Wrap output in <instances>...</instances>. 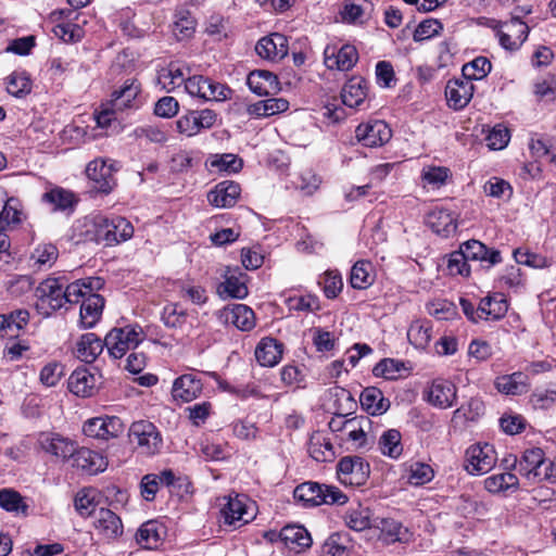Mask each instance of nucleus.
Here are the masks:
<instances>
[{"instance_id": "a878e982", "label": "nucleus", "mask_w": 556, "mask_h": 556, "mask_svg": "<svg viewBox=\"0 0 556 556\" xmlns=\"http://www.w3.org/2000/svg\"><path fill=\"white\" fill-rule=\"evenodd\" d=\"M93 527L106 539H117L123 534L121 518L108 508H100L93 516Z\"/></svg>"}, {"instance_id": "7c9ffc66", "label": "nucleus", "mask_w": 556, "mask_h": 556, "mask_svg": "<svg viewBox=\"0 0 556 556\" xmlns=\"http://www.w3.org/2000/svg\"><path fill=\"white\" fill-rule=\"evenodd\" d=\"M282 353V343L269 337L263 338L255 348V358L264 367L276 366L280 362Z\"/></svg>"}, {"instance_id": "13d9d810", "label": "nucleus", "mask_w": 556, "mask_h": 556, "mask_svg": "<svg viewBox=\"0 0 556 556\" xmlns=\"http://www.w3.org/2000/svg\"><path fill=\"white\" fill-rule=\"evenodd\" d=\"M484 414V404L478 397H471L454 412V418L476 421Z\"/></svg>"}, {"instance_id": "864d4df0", "label": "nucleus", "mask_w": 556, "mask_h": 556, "mask_svg": "<svg viewBox=\"0 0 556 556\" xmlns=\"http://www.w3.org/2000/svg\"><path fill=\"white\" fill-rule=\"evenodd\" d=\"M491 68L492 64L489 59L478 56L463 66L462 75L472 83L473 80H481L486 77Z\"/></svg>"}, {"instance_id": "473e14b6", "label": "nucleus", "mask_w": 556, "mask_h": 556, "mask_svg": "<svg viewBox=\"0 0 556 556\" xmlns=\"http://www.w3.org/2000/svg\"><path fill=\"white\" fill-rule=\"evenodd\" d=\"M97 388V378L87 368L75 369L68 378V389L77 396H91Z\"/></svg>"}, {"instance_id": "79ce46f5", "label": "nucleus", "mask_w": 556, "mask_h": 556, "mask_svg": "<svg viewBox=\"0 0 556 556\" xmlns=\"http://www.w3.org/2000/svg\"><path fill=\"white\" fill-rule=\"evenodd\" d=\"M186 80L185 73L177 63H170L168 66L161 68L156 78L157 85L166 92L174 91L186 84Z\"/></svg>"}, {"instance_id": "3c124183", "label": "nucleus", "mask_w": 556, "mask_h": 556, "mask_svg": "<svg viewBox=\"0 0 556 556\" xmlns=\"http://www.w3.org/2000/svg\"><path fill=\"white\" fill-rule=\"evenodd\" d=\"M197 22L189 11L180 10L175 14L173 34L178 40L190 38L195 30Z\"/></svg>"}, {"instance_id": "69168bd1", "label": "nucleus", "mask_w": 556, "mask_h": 556, "mask_svg": "<svg viewBox=\"0 0 556 556\" xmlns=\"http://www.w3.org/2000/svg\"><path fill=\"white\" fill-rule=\"evenodd\" d=\"M323 286L325 295L334 299L342 290L343 282L340 274L336 270L326 271L318 281Z\"/></svg>"}, {"instance_id": "2eb2a0df", "label": "nucleus", "mask_w": 556, "mask_h": 556, "mask_svg": "<svg viewBox=\"0 0 556 556\" xmlns=\"http://www.w3.org/2000/svg\"><path fill=\"white\" fill-rule=\"evenodd\" d=\"M503 27L504 29L497 31L501 46L509 51L518 50L528 38V25L519 17H513Z\"/></svg>"}, {"instance_id": "f257e3e1", "label": "nucleus", "mask_w": 556, "mask_h": 556, "mask_svg": "<svg viewBox=\"0 0 556 556\" xmlns=\"http://www.w3.org/2000/svg\"><path fill=\"white\" fill-rule=\"evenodd\" d=\"M93 237L98 243L115 245L130 239L134 235L132 225L124 217L97 215L92 219Z\"/></svg>"}, {"instance_id": "dca6fc26", "label": "nucleus", "mask_w": 556, "mask_h": 556, "mask_svg": "<svg viewBox=\"0 0 556 556\" xmlns=\"http://www.w3.org/2000/svg\"><path fill=\"white\" fill-rule=\"evenodd\" d=\"M356 138L366 147H379L391 138V129L383 121H372L361 124L355 130Z\"/></svg>"}, {"instance_id": "8fccbe9b", "label": "nucleus", "mask_w": 556, "mask_h": 556, "mask_svg": "<svg viewBox=\"0 0 556 556\" xmlns=\"http://www.w3.org/2000/svg\"><path fill=\"white\" fill-rule=\"evenodd\" d=\"M519 480L513 472L493 475L484 480V488L491 493H497L507 490H517Z\"/></svg>"}, {"instance_id": "c756f323", "label": "nucleus", "mask_w": 556, "mask_h": 556, "mask_svg": "<svg viewBox=\"0 0 556 556\" xmlns=\"http://www.w3.org/2000/svg\"><path fill=\"white\" fill-rule=\"evenodd\" d=\"M307 452L316 462H331L336 457L334 447L328 434L324 431H314L307 443Z\"/></svg>"}, {"instance_id": "49530a36", "label": "nucleus", "mask_w": 556, "mask_h": 556, "mask_svg": "<svg viewBox=\"0 0 556 556\" xmlns=\"http://www.w3.org/2000/svg\"><path fill=\"white\" fill-rule=\"evenodd\" d=\"M375 518L368 507L358 506L348 511L345 516L346 526L354 531H363L375 527Z\"/></svg>"}, {"instance_id": "ddd939ff", "label": "nucleus", "mask_w": 556, "mask_h": 556, "mask_svg": "<svg viewBox=\"0 0 556 556\" xmlns=\"http://www.w3.org/2000/svg\"><path fill=\"white\" fill-rule=\"evenodd\" d=\"M289 51L288 39L285 35L273 33L262 37L255 45L256 54L267 61L282 60Z\"/></svg>"}, {"instance_id": "aec40b11", "label": "nucleus", "mask_w": 556, "mask_h": 556, "mask_svg": "<svg viewBox=\"0 0 556 556\" xmlns=\"http://www.w3.org/2000/svg\"><path fill=\"white\" fill-rule=\"evenodd\" d=\"M375 527L380 530L379 539L384 544H393L395 542L408 543L413 539V533L401 522L391 518H375Z\"/></svg>"}, {"instance_id": "5fc2aeb1", "label": "nucleus", "mask_w": 556, "mask_h": 556, "mask_svg": "<svg viewBox=\"0 0 556 556\" xmlns=\"http://www.w3.org/2000/svg\"><path fill=\"white\" fill-rule=\"evenodd\" d=\"M189 316V313L178 304H168L163 308L162 320L166 327L184 329Z\"/></svg>"}, {"instance_id": "7ed1b4c3", "label": "nucleus", "mask_w": 556, "mask_h": 556, "mask_svg": "<svg viewBox=\"0 0 556 556\" xmlns=\"http://www.w3.org/2000/svg\"><path fill=\"white\" fill-rule=\"evenodd\" d=\"M129 442L143 456H154L163 447V438L159 429L149 420H138L131 424L128 433Z\"/></svg>"}, {"instance_id": "338daca9", "label": "nucleus", "mask_w": 556, "mask_h": 556, "mask_svg": "<svg viewBox=\"0 0 556 556\" xmlns=\"http://www.w3.org/2000/svg\"><path fill=\"white\" fill-rule=\"evenodd\" d=\"M443 29V25L439 20L428 18L422 21L415 29L413 39L420 42L439 35Z\"/></svg>"}, {"instance_id": "ea45409f", "label": "nucleus", "mask_w": 556, "mask_h": 556, "mask_svg": "<svg viewBox=\"0 0 556 556\" xmlns=\"http://www.w3.org/2000/svg\"><path fill=\"white\" fill-rule=\"evenodd\" d=\"M104 345V341L94 333H85L77 342L75 353L77 358L80 361L85 363H92L101 354Z\"/></svg>"}, {"instance_id": "0e129e2a", "label": "nucleus", "mask_w": 556, "mask_h": 556, "mask_svg": "<svg viewBox=\"0 0 556 556\" xmlns=\"http://www.w3.org/2000/svg\"><path fill=\"white\" fill-rule=\"evenodd\" d=\"M21 211L16 206L14 199H5L0 210V231H4L11 225L21 222Z\"/></svg>"}, {"instance_id": "f3484780", "label": "nucleus", "mask_w": 556, "mask_h": 556, "mask_svg": "<svg viewBox=\"0 0 556 556\" xmlns=\"http://www.w3.org/2000/svg\"><path fill=\"white\" fill-rule=\"evenodd\" d=\"M338 475L343 482L363 484L369 475V465L358 456H346L338 464Z\"/></svg>"}, {"instance_id": "a19ab883", "label": "nucleus", "mask_w": 556, "mask_h": 556, "mask_svg": "<svg viewBox=\"0 0 556 556\" xmlns=\"http://www.w3.org/2000/svg\"><path fill=\"white\" fill-rule=\"evenodd\" d=\"M495 386L501 393L510 395L523 394L529 390L528 377L521 371L498 377Z\"/></svg>"}, {"instance_id": "58836bf2", "label": "nucleus", "mask_w": 556, "mask_h": 556, "mask_svg": "<svg viewBox=\"0 0 556 556\" xmlns=\"http://www.w3.org/2000/svg\"><path fill=\"white\" fill-rule=\"evenodd\" d=\"M508 309V304L503 293H494L481 299L478 306L479 317L483 319H500Z\"/></svg>"}, {"instance_id": "9b49d317", "label": "nucleus", "mask_w": 556, "mask_h": 556, "mask_svg": "<svg viewBox=\"0 0 556 556\" xmlns=\"http://www.w3.org/2000/svg\"><path fill=\"white\" fill-rule=\"evenodd\" d=\"M225 498L227 502L222 508L224 523L238 528L254 518L253 513L249 511L250 507L244 495L235 494V496L229 495Z\"/></svg>"}, {"instance_id": "5701e85b", "label": "nucleus", "mask_w": 556, "mask_h": 556, "mask_svg": "<svg viewBox=\"0 0 556 556\" xmlns=\"http://www.w3.org/2000/svg\"><path fill=\"white\" fill-rule=\"evenodd\" d=\"M457 399V389L448 380L437 379L432 382L428 392V402L439 408L452 407Z\"/></svg>"}, {"instance_id": "774afa93", "label": "nucleus", "mask_w": 556, "mask_h": 556, "mask_svg": "<svg viewBox=\"0 0 556 556\" xmlns=\"http://www.w3.org/2000/svg\"><path fill=\"white\" fill-rule=\"evenodd\" d=\"M433 478L432 468L424 463H414L410 465L407 481L412 485H422Z\"/></svg>"}, {"instance_id": "de8ad7c7", "label": "nucleus", "mask_w": 556, "mask_h": 556, "mask_svg": "<svg viewBox=\"0 0 556 556\" xmlns=\"http://www.w3.org/2000/svg\"><path fill=\"white\" fill-rule=\"evenodd\" d=\"M42 201L51 204L54 211L72 208L76 203L74 193L61 187H55L45 192L42 194Z\"/></svg>"}, {"instance_id": "4468645a", "label": "nucleus", "mask_w": 556, "mask_h": 556, "mask_svg": "<svg viewBox=\"0 0 556 556\" xmlns=\"http://www.w3.org/2000/svg\"><path fill=\"white\" fill-rule=\"evenodd\" d=\"M475 92L473 83L462 78L450 79L445 87V97L450 108L458 111L467 106Z\"/></svg>"}, {"instance_id": "4d7b16f0", "label": "nucleus", "mask_w": 556, "mask_h": 556, "mask_svg": "<svg viewBox=\"0 0 556 556\" xmlns=\"http://www.w3.org/2000/svg\"><path fill=\"white\" fill-rule=\"evenodd\" d=\"M7 90L14 97H23L29 93L31 81L26 72H13L7 78Z\"/></svg>"}, {"instance_id": "37998d69", "label": "nucleus", "mask_w": 556, "mask_h": 556, "mask_svg": "<svg viewBox=\"0 0 556 556\" xmlns=\"http://www.w3.org/2000/svg\"><path fill=\"white\" fill-rule=\"evenodd\" d=\"M407 338L416 349H426L432 338L431 321L426 319L413 321L407 330Z\"/></svg>"}, {"instance_id": "c9c22d12", "label": "nucleus", "mask_w": 556, "mask_h": 556, "mask_svg": "<svg viewBox=\"0 0 556 556\" xmlns=\"http://www.w3.org/2000/svg\"><path fill=\"white\" fill-rule=\"evenodd\" d=\"M103 307V296L96 292L89 294L80 305V325L84 328H92L101 318Z\"/></svg>"}, {"instance_id": "e2e57ef3", "label": "nucleus", "mask_w": 556, "mask_h": 556, "mask_svg": "<svg viewBox=\"0 0 556 556\" xmlns=\"http://www.w3.org/2000/svg\"><path fill=\"white\" fill-rule=\"evenodd\" d=\"M529 149L532 156L541 159L551 155V162L556 163V153L554 152V147L549 138L544 136L531 137Z\"/></svg>"}, {"instance_id": "a18cd8bd", "label": "nucleus", "mask_w": 556, "mask_h": 556, "mask_svg": "<svg viewBox=\"0 0 556 556\" xmlns=\"http://www.w3.org/2000/svg\"><path fill=\"white\" fill-rule=\"evenodd\" d=\"M378 446L384 456L397 459L403 453L401 432L397 429L384 431L379 439Z\"/></svg>"}, {"instance_id": "412c9836", "label": "nucleus", "mask_w": 556, "mask_h": 556, "mask_svg": "<svg viewBox=\"0 0 556 556\" xmlns=\"http://www.w3.org/2000/svg\"><path fill=\"white\" fill-rule=\"evenodd\" d=\"M103 280L100 277H88L85 279L76 280L72 283H67L63 288L64 305L66 303H79L83 302L89 294L96 290L101 289Z\"/></svg>"}, {"instance_id": "39448f33", "label": "nucleus", "mask_w": 556, "mask_h": 556, "mask_svg": "<svg viewBox=\"0 0 556 556\" xmlns=\"http://www.w3.org/2000/svg\"><path fill=\"white\" fill-rule=\"evenodd\" d=\"M144 333L139 326L128 325L112 329L104 338V344L114 358H122L129 350L136 349Z\"/></svg>"}, {"instance_id": "c03bdc74", "label": "nucleus", "mask_w": 556, "mask_h": 556, "mask_svg": "<svg viewBox=\"0 0 556 556\" xmlns=\"http://www.w3.org/2000/svg\"><path fill=\"white\" fill-rule=\"evenodd\" d=\"M0 507L22 516H27L29 509L26 498L12 489L0 490Z\"/></svg>"}, {"instance_id": "a211bd4d", "label": "nucleus", "mask_w": 556, "mask_h": 556, "mask_svg": "<svg viewBox=\"0 0 556 556\" xmlns=\"http://www.w3.org/2000/svg\"><path fill=\"white\" fill-rule=\"evenodd\" d=\"M71 460L73 467L88 475H97L104 471L108 466V462L102 454L87 447L77 448L75 446Z\"/></svg>"}, {"instance_id": "1a4fd4ad", "label": "nucleus", "mask_w": 556, "mask_h": 556, "mask_svg": "<svg viewBox=\"0 0 556 556\" xmlns=\"http://www.w3.org/2000/svg\"><path fill=\"white\" fill-rule=\"evenodd\" d=\"M185 90L191 97H198L204 101H224L230 93V89L225 85L202 75L187 78Z\"/></svg>"}, {"instance_id": "72a5a7b5", "label": "nucleus", "mask_w": 556, "mask_h": 556, "mask_svg": "<svg viewBox=\"0 0 556 556\" xmlns=\"http://www.w3.org/2000/svg\"><path fill=\"white\" fill-rule=\"evenodd\" d=\"M247 84L249 88L258 96H268L280 90L279 81L275 74L268 71L260 70L251 72Z\"/></svg>"}, {"instance_id": "393cba45", "label": "nucleus", "mask_w": 556, "mask_h": 556, "mask_svg": "<svg viewBox=\"0 0 556 556\" xmlns=\"http://www.w3.org/2000/svg\"><path fill=\"white\" fill-rule=\"evenodd\" d=\"M427 225L437 235L448 238L456 232L457 224L454 214L443 207H434L426 218Z\"/></svg>"}, {"instance_id": "680f3d73", "label": "nucleus", "mask_w": 556, "mask_h": 556, "mask_svg": "<svg viewBox=\"0 0 556 556\" xmlns=\"http://www.w3.org/2000/svg\"><path fill=\"white\" fill-rule=\"evenodd\" d=\"M514 257L518 264H522L535 269L546 268L552 264V261L546 256L533 253L529 250L517 249L514 251Z\"/></svg>"}, {"instance_id": "423d86ee", "label": "nucleus", "mask_w": 556, "mask_h": 556, "mask_svg": "<svg viewBox=\"0 0 556 556\" xmlns=\"http://www.w3.org/2000/svg\"><path fill=\"white\" fill-rule=\"evenodd\" d=\"M66 285L64 277H50L45 279L36 288L38 312L45 316H49L64 306L63 288Z\"/></svg>"}, {"instance_id": "f704fd0d", "label": "nucleus", "mask_w": 556, "mask_h": 556, "mask_svg": "<svg viewBox=\"0 0 556 556\" xmlns=\"http://www.w3.org/2000/svg\"><path fill=\"white\" fill-rule=\"evenodd\" d=\"M367 98V81L362 77H352L341 90V99L344 105L359 108Z\"/></svg>"}, {"instance_id": "052dcab7", "label": "nucleus", "mask_w": 556, "mask_h": 556, "mask_svg": "<svg viewBox=\"0 0 556 556\" xmlns=\"http://www.w3.org/2000/svg\"><path fill=\"white\" fill-rule=\"evenodd\" d=\"M404 364L393 358L381 359L372 369L376 377H382L387 380H394L401 376L404 370Z\"/></svg>"}, {"instance_id": "b1692460", "label": "nucleus", "mask_w": 556, "mask_h": 556, "mask_svg": "<svg viewBox=\"0 0 556 556\" xmlns=\"http://www.w3.org/2000/svg\"><path fill=\"white\" fill-rule=\"evenodd\" d=\"M220 318L241 331H250L255 326L254 312L244 304H232L220 312Z\"/></svg>"}, {"instance_id": "2f4dec72", "label": "nucleus", "mask_w": 556, "mask_h": 556, "mask_svg": "<svg viewBox=\"0 0 556 556\" xmlns=\"http://www.w3.org/2000/svg\"><path fill=\"white\" fill-rule=\"evenodd\" d=\"M39 443L45 452L63 459H71L75 452V443L56 433H42Z\"/></svg>"}, {"instance_id": "bf43d9fd", "label": "nucleus", "mask_w": 556, "mask_h": 556, "mask_svg": "<svg viewBox=\"0 0 556 556\" xmlns=\"http://www.w3.org/2000/svg\"><path fill=\"white\" fill-rule=\"evenodd\" d=\"M450 177L451 170L445 166H425L421 172L422 181L432 188L442 187Z\"/></svg>"}, {"instance_id": "f8f14e48", "label": "nucleus", "mask_w": 556, "mask_h": 556, "mask_svg": "<svg viewBox=\"0 0 556 556\" xmlns=\"http://www.w3.org/2000/svg\"><path fill=\"white\" fill-rule=\"evenodd\" d=\"M357 60V50L352 45H344L340 49L336 46H327L324 51V63L329 70L350 71Z\"/></svg>"}, {"instance_id": "c85d7f7f", "label": "nucleus", "mask_w": 556, "mask_h": 556, "mask_svg": "<svg viewBox=\"0 0 556 556\" xmlns=\"http://www.w3.org/2000/svg\"><path fill=\"white\" fill-rule=\"evenodd\" d=\"M241 188L233 181H222L207 194V201L216 207H231L237 203Z\"/></svg>"}, {"instance_id": "9d476101", "label": "nucleus", "mask_w": 556, "mask_h": 556, "mask_svg": "<svg viewBox=\"0 0 556 556\" xmlns=\"http://www.w3.org/2000/svg\"><path fill=\"white\" fill-rule=\"evenodd\" d=\"M125 425L117 416H99L87 419L83 425V431L87 437L98 440H110L123 434Z\"/></svg>"}, {"instance_id": "6e6552de", "label": "nucleus", "mask_w": 556, "mask_h": 556, "mask_svg": "<svg viewBox=\"0 0 556 556\" xmlns=\"http://www.w3.org/2000/svg\"><path fill=\"white\" fill-rule=\"evenodd\" d=\"M496 460V452L492 445L478 443L466 450L464 467L469 475L480 476L489 472Z\"/></svg>"}, {"instance_id": "09e8293b", "label": "nucleus", "mask_w": 556, "mask_h": 556, "mask_svg": "<svg viewBox=\"0 0 556 556\" xmlns=\"http://www.w3.org/2000/svg\"><path fill=\"white\" fill-rule=\"evenodd\" d=\"M374 282L372 266L369 262H356L350 275V283L354 289H366Z\"/></svg>"}, {"instance_id": "6ab92c4d", "label": "nucleus", "mask_w": 556, "mask_h": 556, "mask_svg": "<svg viewBox=\"0 0 556 556\" xmlns=\"http://www.w3.org/2000/svg\"><path fill=\"white\" fill-rule=\"evenodd\" d=\"M245 277L247 275L239 267H227L224 274L225 280L217 288L218 294L223 299H244L249 293Z\"/></svg>"}, {"instance_id": "20e7f679", "label": "nucleus", "mask_w": 556, "mask_h": 556, "mask_svg": "<svg viewBox=\"0 0 556 556\" xmlns=\"http://www.w3.org/2000/svg\"><path fill=\"white\" fill-rule=\"evenodd\" d=\"M119 169L121 165L117 161L98 157L87 164L86 175L94 191L109 194L117 186L115 175Z\"/></svg>"}, {"instance_id": "4be33fe9", "label": "nucleus", "mask_w": 556, "mask_h": 556, "mask_svg": "<svg viewBox=\"0 0 556 556\" xmlns=\"http://www.w3.org/2000/svg\"><path fill=\"white\" fill-rule=\"evenodd\" d=\"M166 536V528L157 520L143 522L136 532V542L142 548L155 549L162 545Z\"/></svg>"}, {"instance_id": "4c0bfd02", "label": "nucleus", "mask_w": 556, "mask_h": 556, "mask_svg": "<svg viewBox=\"0 0 556 556\" xmlns=\"http://www.w3.org/2000/svg\"><path fill=\"white\" fill-rule=\"evenodd\" d=\"M362 408L368 414L378 416L390 408V401L383 396L381 390L368 387L363 390L359 396Z\"/></svg>"}, {"instance_id": "bb28decb", "label": "nucleus", "mask_w": 556, "mask_h": 556, "mask_svg": "<svg viewBox=\"0 0 556 556\" xmlns=\"http://www.w3.org/2000/svg\"><path fill=\"white\" fill-rule=\"evenodd\" d=\"M140 92V85L136 79H128L124 83L119 90H115L109 101L112 110L122 112L127 109H136L139 106L137 97Z\"/></svg>"}, {"instance_id": "e433bc0d", "label": "nucleus", "mask_w": 556, "mask_h": 556, "mask_svg": "<svg viewBox=\"0 0 556 556\" xmlns=\"http://www.w3.org/2000/svg\"><path fill=\"white\" fill-rule=\"evenodd\" d=\"M202 392V383L192 375H182L178 377L173 384L172 394L175 400L191 402Z\"/></svg>"}, {"instance_id": "0eeeda50", "label": "nucleus", "mask_w": 556, "mask_h": 556, "mask_svg": "<svg viewBox=\"0 0 556 556\" xmlns=\"http://www.w3.org/2000/svg\"><path fill=\"white\" fill-rule=\"evenodd\" d=\"M504 463L507 469L518 468L519 473L530 481L543 480L542 472H544L546 459L543 450L540 447L526 450L520 459H517L514 455H509L504 459Z\"/></svg>"}, {"instance_id": "cd10ccee", "label": "nucleus", "mask_w": 556, "mask_h": 556, "mask_svg": "<svg viewBox=\"0 0 556 556\" xmlns=\"http://www.w3.org/2000/svg\"><path fill=\"white\" fill-rule=\"evenodd\" d=\"M280 541L294 553H300L312 545V538L308 531L298 525H289L281 529L277 535Z\"/></svg>"}, {"instance_id": "f03ea898", "label": "nucleus", "mask_w": 556, "mask_h": 556, "mask_svg": "<svg viewBox=\"0 0 556 556\" xmlns=\"http://www.w3.org/2000/svg\"><path fill=\"white\" fill-rule=\"evenodd\" d=\"M293 495L295 500L307 507L323 504L343 505L348 502V496L339 488L312 481L298 485Z\"/></svg>"}, {"instance_id": "6e6d98bb", "label": "nucleus", "mask_w": 556, "mask_h": 556, "mask_svg": "<svg viewBox=\"0 0 556 556\" xmlns=\"http://www.w3.org/2000/svg\"><path fill=\"white\" fill-rule=\"evenodd\" d=\"M368 7L369 3L365 0L362 2H346L340 13L342 21L349 24H363Z\"/></svg>"}, {"instance_id": "603ef678", "label": "nucleus", "mask_w": 556, "mask_h": 556, "mask_svg": "<svg viewBox=\"0 0 556 556\" xmlns=\"http://www.w3.org/2000/svg\"><path fill=\"white\" fill-rule=\"evenodd\" d=\"M370 420L367 417H353L344 422V430L348 432V438L357 446H364L366 443L365 428L369 427Z\"/></svg>"}]
</instances>
